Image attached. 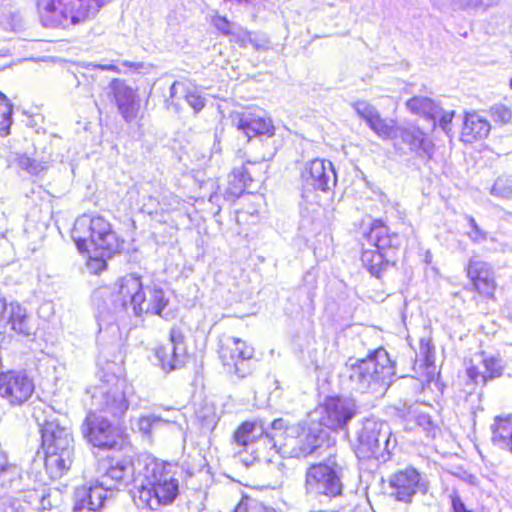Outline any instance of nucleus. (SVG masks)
I'll list each match as a JSON object with an SVG mask.
<instances>
[{"instance_id": "47", "label": "nucleus", "mask_w": 512, "mask_h": 512, "mask_svg": "<svg viewBox=\"0 0 512 512\" xmlns=\"http://www.w3.org/2000/svg\"><path fill=\"white\" fill-rule=\"evenodd\" d=\"M499 0H452V4L460 9H477L480 7H489L496 4Z\"/></svg>"}, {"instance_id": "25", "label": "nucleus", "mask_w": 512, "mask_h": 512, "mask_svg": "<svg viewBox=\"0 0 512 512\" xmlns=\"http://www.w3.org/2000/svg\"><path fill=\"white\" fill-rule=\"evenodd\" d=\"M110 490L97 478L89 486H82L75 491L74 510L79 511L88 508L91 511L100 509L107 499Z\"/></svg>"}, {"instance_id": "32", "label": "nucleus", "mask_w": 512, "mask_h": 512, "mask_svg": "<svg viewBox=\"0 0 512 512\" xmlns=\"http://www.w3.org/2000/svg\"><path fill=\"white\" fill-rule=\"evenodd\" d=\"M397 137L409 145L411 150L424 148V133L414 125L397 127Z\"/></svg>"}, {"instance_id": "27", "label": "nucleus", "mask_w": 512, "mask_h": 512, "mask_svg": "<svg viewBox=\"0 0 512 512\" xmlns=\"http://www.w3.org/2000/svg\"><path fill=\"white\" fill-rule=\"evenodd\" d=\"M406 106L411 112L421 114L430 120L433 127H435L436 121L439 120V126L446 131L448 125L446 115L433 100L426 97H414L407 101Z\"/></svg>"}, {"instance_id": "64", "label": "nucleus", "mask_w": 512, "mask_h": 512, "mask_svg": "<svg viewBox=\"0 0 512 512\" xmlns=\"http://www.w3.org/2000/svg\"><path fill=\"white\" fill-rule=\"evenodd\" d=\"M510 86H511V88H512V77H511V80H510Z\"/></svg>"}, {"instance_id": "31", "label": "nucleus", "mask_w": 512, "mask_h": 512, "mask_svg": "<svg viewBox=\"0 0 512 512\" xmlns=\"http://www.w3.org/2000/svg\"><path fill=\"white\" fill-rule=\"evenodd\" d=\"M237 127L239 130L243 131L249 139L257 135L270 137L274 134V127L270 120L252 115H243L239 119Z\"/></svg>"}, {"instance_id": "37", "label": "nucleus", "mask_w": 512, "mask_h": 512, "mask_svg": "<svg viewBox=\"0 0 512 512\" xmlns=\"http://www.w3.org/2000/svg\"><path fill=\"white\" fill-rule=\"evenodd\" d=\"M463 219L466 222L465 234L474 244H482L488 239V232L481 228L472 216L465 215Z\"/></svg>"}, {"instance_id": "50", "label": "nucleus", "mask_w": 512, "mask_h": 512, "mask_svg": "<svg viewBox=\"0 0 512 512\" xmlns=\"http://www.w3.org/2000/svg\"><path fill=\"white\" fill-rule=\"evenodd\" d=\"M142 209L147 212L149 215H158L163 213L159 194L150 195L147 197L146 201L143 203Z\"/></svg>"}, {"instance_id": "36", "label": "nucleus", "mask_w": 512, "mask_h": 512, "mask_svg": "<svg viewBox=\"0 0 512 512\" xmlns=\"http://www.w3.org/2000/svg\"><path fill=\"white\" fill-rule=\"evenodd\" d=\"M490 194L498 199H512V174L499 176L490 188Z\"/></svg>"}, {"instance_id": "21", "label": "nucleus", "mask_w": 512, "mask_h": 512, "mask_svg": "<svg viewBox=\"0 0 512 512\" xmlns=\"http://www.w3.org/2000/svg\"><path fill=\"white\" fill-rule=\"evenodd\" d=\"M391 496L402 502H410L422 488L421 476L414 468L397 471L389 479Z\"/></svg>"}, {"instance_id": "13", "label": "nucleus", "mask_w": 512, "mask_h": 512, "mask_svg": "<svg viewBox=\"0 0 512 512\" xmlns=\"http://www.w3.org/2000/svg\"><path fill=\"white\" fill-rule=\"evenodd\" d=\"M219 357L229 373L244 378L251 373L250 360L254 349L245 341L233 336H222L219 340Z\"/></svg>"}, {"instance_id": "54", "label": "nucleus", "mask_w": 512, "mask_h": 512, "mask_svg": "<svg viewBox=\"0 0 512 512\" xmlns=\"http://www.w3.org/2000/svg\"><path fill=\"white\" fill-rule=\"evenodd\" d=\"M231 174L233 175V181L242 180L246 187L248 186V183L252 181L251 176L244 166L235 168Z\"/></svg>"}, {"instance_id": "46", "label": "nucleus", "mask_w": 512, "mask_h": 512, "mask_svg": "<svg viewBox=\"0 0 512 512\" xmlns=\"http://www.w3.org/2000/svg\"><path fill=\"white\" fill-rule=\"evenodd\" d=\"M184 99L195 113H199L205 107V98L195 89H187Z\"/></svg>"}, {"instance_id": "28", "label": "nucleus", "mask_w": 512, "mask_h": 512, "mask_svg": "<svg viewBox=\"0 0 512 512\" xmlns=\"http://www.w3.org/2000/svg\"><path fill=\"white\" fill-rule=\"evenodd\" d=\"M490 129V123L485 118L477 113H468L464 120L461 140L466 143L482 140L489 135Z\"/></svg>"}, {"instance_id": "15", "label": "nucleus", "mask_w": 512, "mask_h": 512, "mask_svg": "<svg viewBox=\"0 0 512 512\" xmlns=\"http://www.w3.org/2000/svg\"><path fill=\"white\" fill-rule=\"evenodd\" d=\"M299 429V426L287 428L285 433L288 438L285 443L280 444L279 449L289 453L292 457H307L320 447L322 431L309 428L307 431L303 429L299 434Z\"/></svg>"}, {"instance_id": "38", "label": "nucleus", "mask_w": 512, "mask_h": 512, "mask_svg": "<svg viewBox=\"0 0 512 512\" xmlns=\"http://www.w3.org/2000/svg\"><path fill=\"white\" fill-rule=\"evenodd\" d=\"M187 88L184 83L175 81L169 90V97L165 100V106L167 110L179 113L181 111V104L179 103L180 98H184Z\"/></svg>"}, {"instance_id": "10", "label": "nucleus", "mask_w": 512, "mask_h": 512, "mask_svg": "<svg viewBox=\"0 0 512 512\" xmlns=\"http://www.w3.org/2000/svg\"><path fill=\"white\" fill-rule=\"evenodd\" d=\"M342 467L336 458H328L325 462L315 464L307 469L305 490L311 495L335 497L342 492Z\"/></svg>"}, {"instance_id": "43", "label": "nucleus", "mask_w": 512, "mask_h": 512, "mask_svg": "<svg viewBox=\"0 0 512 512\" xmlns=\"http://www.w3.org/2000/svg\"><path fill=\"white\" fill-rule=\"evenodd\" d=\"M16 163L21 169L30 174L36 175L45 169V165L42 162L31 159L25 154L17 156Z\"/></svg>"}, {"instance_id": "2", "label": "nucleus", "mask_w": 512, "mask_h": 512, "mask_svg": "<svg viewBox=\"0 0 512 512\" xmlns=\"http://www.w3.org/2000/svg\"><path fill=\"white\" fill-rule=\"evenodd\" d=\"M143 284L139 276L129 274L121 277L114 285V293L110 304L103 300L107 295V289L96 290L93 301L97 307L96 319L99 330L114 328L118 320L128 311L134 312L143 292Z\"/></svg>"}, {"instance_id": "29", "label": "nucleus", "mask_w": 512, "mask_h": 512, "mask_svg": "<svg viewBox=\"0 0 512 512\" xmlns=\"http://www.w3.org/2000/svg\"><path fill=\"white\" fill-rule=\"evenodd\" d=\"M491 431L493 444L512 453V415L496 416Z\"/></svg>"}, {"instance_id": "17", "label": "nucleus", "mask_w": 512, "mask_h": 512, "mask_svg": "<svg viewBox=\"0 0 512 512\" xmlns=\"http://www.w3.org/2000/svg\"><path fill=\"white\" fill-rule=\"evenodd\" d=\"M107 418L89 412L81 426L83 436L95 447L111 448L115 444L114 429Z\"/></svg>"}, {"instance_id": "19", "label": "nucleus", "mask_w": 512, "mask_h": 512, "mask_svg": "<svg viewBox=\"0 0 512 512\" xmlns=\"http://www.w3.org/2000/svg\"><path fill=\"white\" fill-rule=\"evenodd\" d=\"M136 471L138 472L137 462L131 463L122 460L104 466L103 469L100 467L98 478L112 492L120 489V487L127 486L132 481L135 482L136 476L134 474Z\"/></svg>"}, {"instance_id": "56", "label": "nucleus", "mask_w": 512, "mask_h": 512, "mask_svg": "<svg viewBox=\"0 0 512 512\" xmlns=\"http://www.w3.org/2000/svg\"><path fill=\"white\" fill-rule=\"evenodd\" d=\"M248 44L253 45L257 50H265L269 46V42L266 38L261 37L258 38L257 36L252 35V41H249Z\"/></svg>"}, {"instance_id": "30", "label": "nucleus", "mask_w": 512, "mask_h": 512, "mask_svg": "<svg viewBox=\"0 0 512 512\" xmlns=\"http://www.w3.org/2000/svg\"><path fill=\"white\" fill-rule=\"evenodd\" d=\"M484 371H480L476 366H468L466 375L473 385H484L488 379H493L502 375L503 366L497 358H487L482 360Z\"/></svg>"}, {"instance_id": "49", "label": "nucleus", "mask_w": 512, "mask_h": 512, "mask_svg": "<svg viewBox=\"0 0 512 512\" xmlns=\"http://www.w3.org/2000/svg\"><path fill=\"white\" fill-rule=\"evenodd\" d=\"M212 23L218 31L228 37H230L234 27L237 25L233 22H230L226 17L220 15L215 16L212 19Z\"/></svg>"}, {"instance_id": "4", "label": "nucleus", "mask_w": 512, "mask_h": 512, "mask_svg": "<svg viewBox=\"0 0 512 512\" xmlns=\"http://www.w3.org/2000/svg\"><path fill=\"white\" fill-rule=\"evenodd\" d=\"M110 0H37L40 23L46 28L69 29L94 18Z\"/></svg>"}, {"instance_id": "57", "label": "nucleus", "mask_w": 512, "mask_h": 512, "mask_svg": "<svg viewBox=\"0 0 512 512\" xmlns=\"http://www.w3.org/2000/svg\"><path fill=\"white\" fill-rule=\"evenodd\" d=\"M52 507V504L49 500V494L45 491L43 494V500H39L38 504H36V510H47Z\"/></svg>"}, {"instance_id": "45", "label": "nucleus", "mask_w": 512, "mask_h": 512, "mask_svg": "<svg viewBox=\"0 0 512 512\" xmlns=\"http://www.w3.org/2000/svg\"><path fill=\"white\" fill-rule=\"evenodd\" d=\"M245 189L246 186L244 185V182L242 180L233 181V175L230 174L228 187L224 193V198L229 201H233L236 198L240 197L245 191Z\"/></svg>"}, {"instance_id": "11", "label": "nucleus", "mask_w": 512, "mask_h": 512, "mask_svg": "<svg viewBox=\"0 0 512 512\" xmlns=\"http://www.w3.org/2000/svg\"><path fill=\"white\" fill-rule=\"evenodd\" d=\"M302 199L308 204H318V192H327L336 185L333 164L324 159H314L302 171Z\"/></svg>"}, {"instance_id": "24", "label": "nucleus", "mask_w": 512, "mask_h": 512, "mask_svg": "<svg viewBox=\"0 0 512 512\" xmlns=\"http://www.w3.org/2000/svg\"><path fill=\"white\" fill-rule=\"evenodd\" d=\"M109 94L118 108L119 113L126 122L133 121L139 111V100L137 94L124 81L113 79L109 84Z\"/></svg>"}, {"instance_id": "22", "label": "nucleus", "mask_w": 512, "mask_h": 512, "mask_svg": "<svg viewBox=\"0 0 512 512\" xmlns=\"http://www.w3.org/2000/svg\"><path fill=\"white\" fill-rule=\"evenodd\" d=\"M466 270L478 293L485 297H493L497 284L491 264L475 256L469 260Z\"/></svg>"}, {"instance_id": "48", "label": "nucleus", "mask_w": 512, "mask_h": 512, "mask_svg": "<svg viewBox=\"0 0 512 512\" xmlns=\"http://www.w3.org/2000/svg\"><path fill=\"white\" fill-rule=\"evenodd\" d=\"M229 40L237 43L241 47H245L248 45L249 41H252V33L243 27L236 25L229 37Z\"/></svg>"}, {"instance_id": "55", "label": "nucleus", "mask_w": 512, "mask_h": 512, "mask_svg": "<svg viewBox=\"0 0 512 512\" xmlns=\"http://www.w3.org/2000/svg\"><path fill=\"white\" fill-rule=\"evenodd\" d=\"M451 504H452L453 512H473V510L468 508L463 503L461 498L457 495L452 496Z\"/></svg>"}, {"instance_id": "33", "label": "nucleus", "mask_w": 512, "mask_h": 512, "mask_svg": "<svg viewBox=\"0 0 512 512\" xmlns=\"http://www.w3.org/2000/svg\"><path fill=\"white\" fill-rule=\"evenodd\" d=\"M406 417L407 422L414 421V423L418 427L422 428L428 436L435 437L436 428L433 425L430 416L426 413L420 412L418 410V406L410 407ZM406 428L412 430L414 427L407 423Z\"/></svg>"}, {"instance_id": "51", "label": "nucleus", "mask_w": 512, "mask_h": 512, "mask_svg": "<svg viewBox=\"0 0 512 512\" xmlns=\"http://www.w3.org/2000/svg\"><path fill=\"white\" fill-rule=\"evenodd\" d=\"M493 119L496 122L508 123L512 118V112L503 105H497L491 108Z\"/></svg>"}, {"instance_id": "3", "label": "nucleus", "mask_w": 512, "mask_h": 512, "mask_svg": "<svg viewBox=\"0 0 512 512\" xmlns=\"http://www.w3.org/2000/svg\"><path fill=\"white\" fill-rule=\"evenodd\" d=\"M345 368L351 389L361 393L388 387L395 375L394 364L384 348L374 350L364 359L350 358Z\"/></svg>"}, {"instance_id": "9", "label": "nucleus", "mask_w": 512, "mask_h": 512, "mask_svg": "<svg viewBox=\"0 0 512 512\" xmlns=\"http://www.w3.org/2000/svg\"><path fill=\"white\" fill-rule=\"evenodd\" d=\"M366 238L375 249H365L362 252L361 261L371 275L380 277L388 264L385 259L386 250L398 245L399 236L392 233L381 220H374Z\"/></svg>"}, {"instance_id": "12", "label": "nucleus", "mask_w": 512, "mask_h": 512, "mask_svg": "<svg viewBox=\"0 0 512 512\" xmlns=\"http://www.w3.org/2000/svg\"><path fill=\"white\" fill-rule=\"evenodd\" d=\"M359 407L350 397H329L310 415L312 422L337 431L346 429L348 423L358 414Z\"/></svg>"}, {"instance_id": "26", "label": "nucleus", "mask_w": 512, "mask_h": 512, "mask_svg": "<svg viewBox=\"0 0 512 512\" xmlns=\"http://www.w3.org/2000/svg\"><path fill=\"white\" fill-rule=\"evenodd\" d=\"M168 303L169 299L161 287L157 285L147 286L143 289L137 306H134V314L136 316L144 313L161 316Z\"/></svg>"}, {"instance_id": "39", "label": "nucleus", "mask_w": 512, "mask_h": 512, "mask_svg": "<svg viewBox=\"0 0 512 512\" xmlns=\"http://www.w3.org/2000/svg\"><path fill=\"white\" fill-rule=\"evenodd\" d=\"M12 123V105L7 97L0 92V133L7 135Z\"/></svg>"}, {"instance_id": "52", "label": "nucleus", "mask_w": 512, "mask_h": 512, "mask_svg": "<svg viewBox=\"0 0 512 512\" xmlns=\"http://www.w3.org/2000/svg\"><path fill=\"white\" fill-rule=\"evenodd\" d=\"M46 490L43 489H31L24 492L23 501L36 509V504H38L39 500H43V494Z\"/></svg>"}, {"instance_id": "18", "label": "nucleus", "mask_w": 512, "mask_h": 512, "mask_svg": "<svg viewBox=\"0 0 512 512\" xmlns=\"http://www.w3.org/2000/svg\"><path fill=\"white\" fill-rule=\"evenodd\" d=\"M0 333L30 335L31 328L26 309L18 303L0 300Z\"/></svg>"}, {"instance_id": "7", "label": "nucleus", "mask_w": 512, "mask_h": 512, "mask_svg": "<svg viewBox=\"0 0 512 512\" xmlns=\"http://www.w3.org/2000/svg\"><path fill=\"white\" fill-rule=\"evenodd\" d=\"M71 237L79 252L102 250L112 256L120 249V241L111 224L101 216L82 215L74 223Z\"/></svg>"}, {"instance_id": "40", "label": "nucleus", "mask_w": 512, "mask_h": 512, "mask_svg": "<svg viewBox=\"0 0 512 512\" xmlns=\"http://www.w3.org/2000/svg\"><path fill=\"white\" fill-rule=\"evenodd\" d=\"M158 194L163 213L177 211L182 206V200L171 191L163 189Z\"/></svg>"}, {"instance_id": "23", "label": "nucleus", "mask_w": 512, "mask_h": 512, "mask_svg": "<svg viewBox=\"0 0 512 512\" xmlns=\"http://www.w3.org/2000/svg\"><path fill=\"white\" fill-rule=\"evenodd\" d=\"M171 416H162L156 414H142L130 418V428L133 432L140 433L143 437L151 440L152 431L159 426H177L181 429L179 421L183 414L178 409H167Z\"/></svg>"}, {"instance_id": "63", "label": "nucleus", "mask_w": 512, "mask_h": 512, "mask_svg": "<svg viewBox=\"0 0 512 512\" xmlns=\"http://www.w3.org/2000/svg\"><path fill=\"white\" fill-rule=\"evenodd\" d=\"M453 115H454V112L453 111L450 112V116H449L450 121L452 120Z\"/></svg>"}, {"instance_id": "8", "label": "nucleus", "mask_w": 512, "mask_h": 512, "mask_svg": "<svg viewBox=\"0 0 512 512\" xmlns=\"http://www.w3.org/2000/svg\"><path fill=\"white\" fill-rule=\"evenodd\" d=\"M391 435V429L386 422L366 418L355 431L353 450L359 459L375 458L386 462L391 453Z\"/></svg>"}, {"instance_id": "62", "label": "nucleus", "mask_w": 512, "mask_h": 512, "mask_svg": "<svg viewBox=\"0 0 512 512\" xmlns=\"http://www.w3.org/2000/svg\"><path fill=\"white\" fill-rule=\"evenodd\" d=\"M123 64H124L125 66H129V67H136V65H135V64H133V63L124 62Z\"/></svg>"}, {"instance_id": "20", "label": "nucleus", "mask_w": 512, "mask_h": 512, "mask_svg": "<svg viewBox=\"0 0 512 512\" xmlns=\"http://www.w3.org/2000/svg\"><path fill=\"white\" fill-rule=\"evenodd\" d=\"M233 443L239 449V453L243 451H250L254 453L253 447L260 443H270L273 448L277 447V440L274 436L270 437L269 434L264 432L262 425L256 422L242 423L233 434Z\"/></svg>"}, {"instance_id": "53", "label": "nucleus", "mask_w": 512, "mask_h": 512, "mask_svg": "<svg viewBox=\"0 0 512 512\" xmlns=\"http://www.w3.org/2000/svg\"><path fill=\"white\" fill-rule=\"evenodd\" d=\"M419 355L422 357L420 361L423 362V365H425L426 368H430L431 366H433V352L429 345V342L421 340Z\"/></svg>"}, {"instance_id": "5", "label": "nucleus", "mask_w": 512, "mask_h": 512, "mask_svg": "<svg viewBox=\"0 0 512 512\" xmlns=\"http://www.w3.org/2000/svg\"><path fill=\"white\" fill-rule=\"evenodd\" d=\"M45 469L52 479L60 478L72 464L73 437L68 427L57 419L46 420L41 425Z\"/></svg>"}, {"instance_id": "41", "label": "nucleus", "mask_w": 512, "mask_h": 512, "mask_svg": "<svg viewBox=\"0 0 512 512\" xmlns=\"http://www.w3.org/2000/svg\"><path fill=\"white\" fill-rule=\"evenodd\" d=\"M88 255L87 267L91 272L95 274H98L106 269V258L111 257L107 254H104V251L102 250L95 251L93 249H90V253H88Z\"/></svg>"}, {"instance_id": "60", "label": "nucleus", "mask_w": 512, "mask_h": 512, "mask_svg": "<svg viewBox=\"0 0 512 512\" xmlns=\"http://www.w3.org/2000/svg\"><path fill=\"white\" fill-rule=\"evenodd\" d=\"M502 219L510 221L512 219V212L505 211L504 215L502 216Z\"/></svg>"}, {"instance_id": "1", "label": "nucleus", "mask_w": 512, "mask_h": 512, "mask_svg": "<svg viewBox=\"0 0 512 512\" xmlns=\"http://www.w3.org/2000/svg\"><path fill=\"white\" fill-rule=\"evenodd\" d=\"M134 502L141 507L158 510L171 505L179 495V481L173 465L145 456L137 460Z\"/></svg>"}, {"instance_id": "34", "label": "nucleus", "mask_w": 512, "mask_h": 512, "mask_svg": "<svg viewBox=\"0 0 512 512\" xmlns=\"http://www.w3.org/2000/svg\"><path fill=\"white\" fill-rule=\"evenodd\" d=\"M19 489H13L9 487L7 483L6 487H0V512H24V506L21 502L16 499L11 493L20 492Z\"/></svg>"}, {"instance_id": "16", "label": "nucleus", "mask_w": 512, "mask_h": 512, "mask_svg": "<svg viewBox=\"0 0 512 512\" xmlns=\"http://www.w3.org/2000/svg\"><path fill=\"white\" fill-rule=\"evenodd\" d=\"M156 356L161 363L162 369L170 372L184 367L187 360L184 335L178 328L170 330L168 343L156 349Z\"/></svg>"}, {"instance_id": "44", "label": "nucleus", "mask_w": 512, "mask_h": 512, "mask_svg": "<svg viewBox=\"0 0 512 512\" xmlns=\"http://www.w3.org/2000/svg\"><path fill=\"white\" fill-rule=\"evenodd\" d=\"M233 512H268V508L254 499L244 497L236 505Z\"/></svg>"}, {"instance_id": "58", "label": "nucleus", "mask_w": 512, "mask_h": 512, "mask_svg": "<svg viewBox=\"0 0 512 512\" xmlns=\"http://www.w3.org/2000/svg\"><path fill=\"white\" fill-rule=\"evenodd\" d=\"M284 427V420L283 419H276L272 422V428L273 430H281Z\"/></svg>"}, {"instance_id": "6", "label": "nucleus", "mask_w": 512, "mask_h": 512, "mask_svg": "<svg viewBox=\"0 0 512 512\" xmlns=\"http://www.w3.org/2000/svg\"><path fill=\"white\" fill-rule=\"evenodd\" d=\"M91 394V408L105 417L120 420L130 406L133 387L126 379L114 373H104L99 384L87 391Z\"/></svg>"}, {"instance_id": "35", "label": "nucleus", "mask_w": 512, "mask_h": 512, "mask_svg": "<svg viewBox=\"0 0 512 512\" xmlns=\"http://www.w3.org/2000/svg\"><path fill=\"white\" fill-rule=\"evenodd\" d=\"M368 126L377 136L383 140L397 138V126H395L393 120L383 119L379 115Z\"/></svg>"}, {"instance_id": "42", "label": "nucleus", "mask_w": 512, "mask_h": 512, "mask_svg": "<svg viewBox=\"0 0 512 512\" xmlns=\"http://www.w3.org/2000/svg\"><path fill=\"white\" fill-rule=\"evenodd\" d=\"M353 108L357 115L363 119L367 125L372 123L380 114L377 109L366 101H357L353 103Z\"/></svg>"}, {"instance_id": "14", "label": "nucleus", "mask_w": 512, "mask_h": 512, "mask_svg": "<svg viewBox=\"0 0 512 512\" xmlns=\"http://www.w3.org/2000/svg\"><path fill=\"white\" fill-rule=\"evenodd\" d=\"M34 388L33 380L24 372L11 370L0 373V397L12 406L27 402Z\"/></svg>"}, {"instance_id": "61", "label": "nucleus", "mask_w": 512, "mask_h": 512, "mask_svg": "<svg viewBox=\"0 0 512 512\" xmlns=\"http://www.w3.org/2000/svg\"><path fill=\"white\" fill-rule=\"evenodd\" d=\"M216 199H217V194L216 193L215 194H211L210 197H209V201L212 202V203L215 202Z\"/></svg>"}, {"instance_id": "59", "label": "nucleus", "mask_w": 512, "mask_h": 512, "mask_svg": "<svg viewBox=\"0 0 512 512\" xmlns=\"http://www.w3.org/2000/svg\"><path fill=\"white\" fill-rule=\"evenodd\" d=\"M97 67L102 69V70L119 72L118 68L115 65H112V64H109V65H97Z\"/></svg>"}]
</instances>
